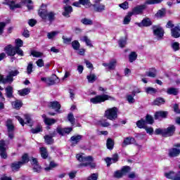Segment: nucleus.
<instances>
[{"instance_id":"f257e3e1","label":"nucleus","mask_w":180,"mask_h":180,"mask_svg":"<svg viewBox=\"0 0 180 180\" xmlns=\"http://www.w3.org/2000/svg\"><path fill=\"white\" fill-rule=\"evenodd\" d=\"M76 158L79 161V165H77L78 168H82V167H89L90 168H96V163L94 162V158L92 156H84V153L77 154Z\"/></svg>"},{"instance_id":"f03ea898","label":"nucleus","mask_w":180,"mask_h":180,"mask_svg":"<svg viewBox=\"0 0 180 180\" xmlns=\"http://www.w3.org/2000/svg\"><path fill=\"white\" fill-rule=\"evenodd\" d=\"M4 4L5 5H8L11 11H13V9L22 8V5L33 4V1H32V0H22L19 4H16L15 1H10Z\"/></svg>"},{"instance_id":"7ed1b4c3","label":"nucleus","mask_w":180,"mask_h":180,"mask_svg":"<svg viewBox=\"0 0 180 180\" xmlns=\"http://www.w3.org/2000/svg\"><path fill=\"white\" fill-rule=\"evenodd\" d=\"M39 16L43 19V20H46L47 18L49 22H53L56 19V14L53 11H47L46 9L41 8L39 11Z\"/></svg>"},{"instance_id":"20e7f679","label":"nucleus","mask_w":180,"mask_h":180,"mask_svg":"<svg viewBox=\"0 0 180 180\" xmlns=\"http://www.w3.org/2000/svg\"><path fill=\"white\" fill-rule=\"evenodd\" d=\"M117 108H108L105 111L104 116L109 120H116L117 119Z\"/></svg>"},{"instance_id":"39448f33","label":"nucleus","mask_w":180,"mask_h":180,"mask_svg":"<svg viewBox=\"0 0 180 180\" xmlns=\"http://www.w3.org/2000/svg\"><path fill=\"white\" fill-rule=\"evenodd\" d=\"M109 99L113 100L115 98L108 94H103L96 96V97L91 98L90 102L91 103H94L95 105H96V103H102V102L109 101Z\"/></svg>"},{"instance_id":"423d86ee","label":"nucleus","mask_w":180,"mask_h":180,"mask_svg":"<svg viewBox=\"0 0 180 180\" xmlns=\"http://www.w3.org/2000/svg\"><path fill=\"white\" fill-rule=\"evenodd\" d=\"M6 126L9 139L13 140L15 139V126L13 125V122H12V120L8 119L6 122Z\"/></svg>"},{"instance_id":"0eeeda50","label":"nucleus","mask_w":180,"mask_h":180,"mask_svg":"<svg viewBox=\"0 0 180 180\" xmlns=\"http://www.w3.org/2000/svg\"><path fill=\"white\" fill-rule=\"evenodd\" d=\"M153 31V34L155 36L157 40H162V37H164V30L162 27L158 25H154L152 27Z\"/></svg>"},{"instance_id":"6e6552de","label":"nucleus","mask_w":180,"mask_h":180,"mask_svg":"<svg viewBox=\"0 0 180 180\" xmlns=\"http://www.w3.org/2000/svg\"><path fill=\"white\" fill-rule=\"evenodd\" d=\"M101 2H102V0L94 1V4L92 5V6L96 12L101 13L106 11V6Z\"/></svg>"},{"instance_id":"1a4fd4ad","label":"nucleus","mask_w":180,"mask_h":180,"mask_svg":"<svg viewBox=\"0 0 180 180\" xmlns=\"http://www.w3.org/2000/svg\"><path fill=\"white\" fill-rule=\"evenodd\" d=\"M180 154V143H176L174 145V148L169 150V157L171 158L174 157H178Z\"/></svg>"},{"instance_id":"9d476101","label":"nucleus","mask_w":180,"mask_h":180,"mask_svg":"<svg viewBox=\"0 0 180 180\" xmlns=\"http://www.w3.org/2000/svg\"><path fill=\"white\" fill-rule=\"evenodd\" d=\"M56 136H57V132L56 131H53L52 133L50 134V135H45L44 136L45 143L48 145L53 144L54 139H53V137H56Z\"/></svg>"},{"instance_id":"9b49d317","label":"nucleus","mask_w":180,"mask_h":180,"mask_svg":"<svg viewBox=\"0 0 180 180\" xmlns=\"http://www.w3.org/2000/svg\"><path fill=\"white\" fill-rule=\"evenodd\" d=\"M5 141H0V156L1 158L6 160L8 158V155L6 154V147Z\"/></svg>"},{"instance_id":"f8f14e48","label":"nucleus","mask_w":180,"mask_h":180,"mask_svg":"<svg viewBox=\"0 0 180 180\" xmlns=\"http://www.w3.org/2000/svg\"><path fill=\"white\" fill-rule=\"evenodd\" d=\"M146 8V5H140V6H136L132 9V11L130 12L131 14L132 15H141L143 12H144L145 9Z\"/></svg>"},{"instance_id":"ddd939ff","label":"nucleus","mask_w":180,"mask_h":180,"mask_svg":"<svg viewBox=\"0 0 180 180\" xmlns=\"http://www.w3.org/2000/svg\"><path fill=\"white\" fill-rule=\"evenodd\" d=\"M175 130L176 127L174 125H170L169 127L164 129V137H171V136H174Z\"/></svg>"},{"instance_id":"4468645a","label":"nucleus","mask_w":180,"mask_h":180,"mask_svg":"<svg viewBox=\"0 0 180 180\" xmlns=\"http://www.w3.org/2000/svg\"><path fill=\"white\" fill-rule=\"evenodd\" d=\"M59 82L60 79L56 75H53L51 77L47 78L46 85L51 86V85H55V84H58Z\"/></svg>"},{"instance_id":"2eb2a0df","label":"nucleus","mask_w":180,"mask_h":180,"mask_svg":"<svg viewBox=\"0 0 180 180\" xmlns=\"http://www.w3.org/2000/svg\"><path fill=\"white\" fill-rule=\"evenodd\" d=\"M136 143V139L133 137L128 136L125 138L122 143V147H127V146H130V144H134Z\"/></svg>"},{"instance_id":"dca6fc26","label":"nucleus","mask_w":180,"mask_h":180,"mask_svg":"<svg viewBox=\"0 0 180 180\" xmlns=\"http://www.w3.org/2000/svg\"><path fill=\"white\" fill-rule=\"evenodd\" d=\"M19 70H11L8 72V75L6 77V80L8 81V82H13V77H16V75H18Z\"/></svg>"},{"instance_id":"f3484780","label":"nucleus","mask_w":180,"mask_h":180,"mask_svg":"<svg viewBox=\"0 0 180 180\" xmlns=\"http://www.w3.org/2000/svg\"><path fill=\"white\" fill-rule=\"evenodd\" d=\"M154 116H155V120H158V119H166L167 116H168V112L158 111L155 113Z\"/></svg>"},{"instance_id":"a211bd4d","label":"nucleus","mask_w":180,"mask_h":180,"mask_svg":"<svg viewBox=\"0 0 180 180\" xmlns=\"http://www.w3.org/2000/svg\"><path fill=\"white\" fill-rule=\"evenodd\" d=\"M171 33L172 37H174V39H178V37H180V26L176 25L174 28L171 30Z\"/></svg>"},{"instance_id":"6ab92c4d","label":"nucleus","mask_w":180,"mask_h":180,"mask_svg":"<svg viewBox=\"0 0 180 180\" xmlns=\"http://www.w3.org/2000/svg\"><path fill=\"white\" fill-rule=\"evenodd\" d=\"M4 51H6L8 56H11L13 57L15 56V46H12V45L9 44L4 48Z\"/></svg>"},{"instance_id":"aec40b11","label":"nucleus","mask_w":180,"mask_h":180,"mask_svg":"<svg viewBox=\"0 0 180 180\" xmlns=\"http://www.w3.org/2000/svg\"><path fill=\"white\" fill-rule=\"evenodd\" d=\"M22 166H23V165H22L20 161L14 162L11 164V168L13 172H16L19 171V169H20V167Z\"/></svg>"},{"instance_id":"412c9836","label":"nucleus","mask_w":180,"mask_h":180,"mask_svg":"<svg viewBox=\"0 0 180 180\" xmlns=\"http://www.w3.org/2000/svg\"><path fill=\"white\" fill-rule=\"evenodd\" d=\"M82 140V135H75L70 138V141L73 146H75Z\"/></svg>"},{"instance_id":"4be33fe9","label":"nucleus","mask_w":180,"mask_h":180,"mask_svg":"<svg viewBox=\"0 0 180 180\" xmlns=\"http://www.w3.org/2000/svg\"><path fill=\"white\" fill-rule=\"evenodd\" d=\"M49 108L54 109L56 112H58L61 109V105L58 103V101H53L49 103Z\"/></svg>"},{"instance_id":"5701e85b","label":"nucleus","mask_w":180,"mask_h":180,"mask_svg":"<svg viewBox=\"0 0 180 180\" xmlns=\"http://www.w3.org/2000/svg\"><path fill=\"white\" fill-rule=\"evenodd\" d=\"M63 9L65 11L63 13V16H65V18H70V13L72 12V7L71 6H65Z\"/></svg>"},{"instance_id":"b1692460","label":"nucleus","mask_w":180,"mask_h":180,"mask_svg":"<svg viewBox=\"0 0 180 180\" xmlns=\"http://www.w3.org/2000/svg\"><path fill=\"white\" fill-rule=\"evenodd\" d=\"M153 23L151 22V20L150 18H144L141 23H138V26L141 27V26H144L145 27H148V26H151Z\"/></svg>"},{"instance_id":"393cba45","label":"nucleus","mask_w":180,"mask_h":180,"mask_svg":"<svg viewBox=\"0 0 180 180\" xmlns=\"http://www.w3.org/2000/svg\"><path fill=\"white\" fill-rule=\"evenodd\" d=\"M42 117L44 119V122L45 124H47L48 126H51V124H54V123L57 122L55 119L47 118L46 117V115H43Z\"/></svg>"},{"instance_id":"a878e982","label":"nucleus","mask_w":180,"mask_h":180,"mask_svg":"<svg viewBox=\"0 0 180 180\" xmlns=\"http://www.w3.org/2000/svg\"><path fill=\"white\" fill-rule=\"evenodd\" d=\"M86 79L89 84H94V82L98 79V77H96V75L94 73H90L86 76Z\"/></svg>"},{"instance_id":"bb28decb","label":"nucleus","mask_w":180,"mask_h":180,"mask_svg":"<svg viewBox=\"0 0 180 180\" xmlns=\"http://www.w3.org/2000/svg\"><path fill=\"white\" fill-rule=\"evenodd\" d=\"M6 95L7 98H13V87L8 86L6 88Z\"/></svg>"},{"instance_id":"cd10ccee","label":"nucleus","mask_w":180,"mask_h":180,"mask_svg":"<svg viewBox=\"0 0 180 180\" xmlns=\"http://www.w3.org/2000/svg\"><path fill=\"white\" fill-rule=\"evenodd\" d=\"M146 75L151 78H155V77H157V70H155V68L150 69L149 71L146 72Z\"/></svg>"},{"instance_id":"c85d7f7f","label":"nucleus","mask_w":180,"mask_h":180,"mask_svg":"<svg viewBox=\"0 0 180 180\" xmlns=\"http://www.w3.org/2000/svg\"><path fill=\"white\" fill-rule=\"evenodd\" d=\"M165 16V9L162 8L159 10L157 13L155 15V17L157 18L158 19H160L161 18H164Z\"/></svg>"},{"instance_id":"c756f323","label":"nucleus","mask_w":180,"mask_h":180,"mask_svg":"<svg viewBox=\"0 0 180 180\" xmlns=\"http://www.w3.org/2000/svg\"><path fill=\"white\" fill-rule=\"evenodd\" d=\"M115 146V142L113 140L110 138L108 139L106 146L108 150H113V147Z\"/></svg>"},{"instance_id":"7c9ffc66","label":"nucleus","mask_w":180,"mask_h":180,"mask_svg":"<svg viewBox=\"0 0 180 180\" xmlns=\"http://www.w3.org/2000/svg\"><path fill=\"white\" fill-rule=\"evenodd\" d=\"M178 173H175L174 172H169L165 174V176L168 178V179L174 180V178L177 176Z\"/></svg>"},{"instance_id":"2f4dec72","label":"nucleus","mask_w":180,"mask_h":180,"mask_svg":"<svg viewBox=\"0 0 180 180\" xmlns=\"http://www.w3.org/2000/svg\"><path fill=\"white\" fill-rule=\"evenodd\" d=\"M164 103H165V100L162 98H158L153 101V105L157 106L164 105Z\"/></svg>"},{"instance_id":"473e14b6","label":"nucleus","mask_w":180,"mask_h":180,"mask_svg":"<svg viewBox=\"0 0 180 180\" xmlns=\"http://www.w3.org/2000/svg\"><path fill=\"white\" fill-rule=\"evenodd\" d=\"M40 152H41V155L42 158H44L46 160V158L49 157V153H47V148H46L45 147L40 148Z\"/></svg>"},{"instance_id":"72a5a7b5","label":"nucleus","mask_w":180,"mask_h":180,"mask_svg":"<svg viewBox=\"0 0 180 180\" xmlns=\"http://www.w3.org/2000/svg\"><path fill=\"white\" fill-rule=\"evenodd\" d=\"M18 93L20 96H25V95H29V94H30V89L26 88L22 90H19Z\"/></svg>"},{"instance_id":"f704fd0d","label":"nucleus","mask_w":180,"mask_h":180,"mask_svg":"<svg viewBox=\"0 0 180 180\" xmlns=\"http://www.w3.org/2000/svg\"><path fill=\"white\" fill-rule=\"evenodd\" d=\"M81 5H83L85 8H91L92 6V4H91V1L89 0H79Z\"/></svg>"},{"instance_id":"c9c22d12","label":"nucleus","mask_w":180,"mask_h":180,"mask_svg":"<svg viewBox=\"0 0 180 180\" xmlns=\"http://www.w3.org/2000/svg\"><path fill=\"white\" fill-rule=\"evenodd\" d=\"M146 120L141 119L136 122V126L139 129H144L146 127Z\"/></svg>"},{"instance_id":"e433bc0d","label":"nucleus","mask_w":180,"mask_h":180,"mask_svg":"<svg viewBox=\"0 0 180 180\" xmlns=\"http://www.w3.org/2000/svg\"><path fill=\"white\" fill-rule=\"evenodd\" d=\"M20 162L22 165H25V164H27V162H29V155L27 153H25L22 156V160Z\"/></svg>"},{"instance_id":"4c0bfd02","label":"nucleus","mask_w":180,"mask_h":180,"mask_svg":"<svg viewBox=\"0 0 180 180\" xmlns=\"http://www.w3.org/2000/svg\"><path fill=\"white\" fill-rule=\"evenodd\" d=\"M131 16H133L131 13H129L128 15L125 16L124 18V25H129V23H130V20H131Z\"/></svg>"},{"instance_id":"58836bf2","label":"nucleus","mask_w":180,"mask_h":180,"mask_svg":"<svg viewBox=\"0 0 180 180\" xmlns=\"http://www.w3.org/2000/svg\"><path fill=\"white\" fill-rule=\"evenodd\" d=\"M68 120L71 123L72 126H74L75 124V117H74L73 113H70L68 115Z\"/></svg>"},{"instance_id":"ea45409f","label":"nucleus","mask_w":180,"mask_h":180,"mask_svg":"<svg viewBox=\"0 0 180 180\" xmlns=\"http://www.w3.org/2000/svg\"><path fill=\"white\" fill-rule=\"evenodd\" d=\"M168 95H178V90L175 88L168 89L167 91Z\"/></svg>"},{"instance_id":"a19ab883","label":"nucleus","mask_w":180,"mask_h":180,"mask_svg":"<svg viewBox=\"0 0 180 180\" xmlns=\"http://www.w3.org/2000/svg\"><path fill=\"white\" fill-rule=\"evenodd\" d=\"M129 58L130 63H133V61H136V60H137V54L136 53V52H131L129 54Z\"/></svg>"},{"instance_id":"79ce46f5","label":"nucleus","mask_w":180,"mask_h":180,"mask_svg":"<svg viewBox=\"0 0 180 180\" xmlns=\"http://www.w3.org/2000/svg\"><path fill=\"white\" fill-rule=\"evenodd\" d=\"M162 0H146L147 5H155L156 4H161Z\"/></svg>"},{"instance_id":"37998d69","label":"nucleus","mask_w":180,"mask_h":180,"mask_svg":"<svg viewBox=\"0 0 180 180\" xmlns=\"http://www.w3.org/2000/svg\"><path fill=\"white\" fill-rule=\"evenodd\" d=\"M146 122L148 124H153L154 123V119L153 118V116L150 115H147L146 117Z\"/></svg>"},{"instance_id":"c03bdc74","label":"nucleus","mask_w":180,"mask_h":180,"mask_svg":"<svg viewBox=\"0 0 180 180\" xmlns=\"http://www.w3.org/2000/svg\"><path fill=\"white\" fill-rule=\"evenodd\" d=\"M82 23H83V25H94V22L92 21V20L89 19V18H83L82 19Z\"/></svg>"},{"instance_id":"a18cd8bd","label":"nucleus","mask_w":180,"mask_h":180,"mask_svg":"<svg viewBox=\"0 0 180 180\" xmlns=\"http://www.w3.org/2000/svg\"><path fill=\"white\" fill-rule=\"evenodd\" d=\"M116 60H112L111 62L108 63V69L115 70L116 68Z\"/></svg>"},{"instance_id":"49530a36","label":"nucleus","mask_w":180,"mask_h":180,"mask_svg":"<svg viewBox=\"0 0 180 180\" xmlns=\"http://www.w3.org/2000/svg\"><path fill=\"white\" fill-rule=\"evenodd\" d=\"M33 72V63L30 62L27 67V74L30 75Z\"/></svg>"},{"instance_id":"de8ad7c7","label":"nucleus","mask_w":180,"mask_h":180,"mask_svg":"<svg viewBox=\"0 0 180 180\" xmlns=\"http://www.w3.org/2000/svg\"><path fill=\"white\" fill-rule=\"evenodd\" d=\"M79 42L77 40L72 42V47H73L74 50H79Z\"/></svg>"},{"instance_id":"09e8293b","label":"nucleus","mask_w":180,"mask_h":180,"mask_svg":"<svg viewBox=\"0 0 180 180\" xmlns=\"http://www.w3.org/2000/svg\"><path fill=\"white\" fill-rule=\"evenodd\" d=\"M146 94H150L152 95L153 94H156L157 89L153 88V87H148L146 89Z\"/></svg>"},{"instance_id":"8fccbe9b","label":"nucleus","mask_w":180,"mask_h":180,"mask_svg":"<svg viewBox=\"0 0 180 180\" xmlns=\"http://www.w3.org/2000/svg\"><path fill=\"white\" fill-rule=\"evenodd\" d=\"M15 54H18L21 57H23L24 56L23 51L19 47H15Z\"/></svg>"},{"instance_id":"3c124183","label":"nucleus","mask_w":180,"mask_h":180,"mask_svg":"<svg viewBox=\"0 0 180 180\" xmlns=\"http://www.w3.org/2000/svg\"><path fill=\"white\" fill-rule=\"evenodd\" d=\"M25 118L27 124L32 127V126H33V122H32V118H30V116L29 115H25Z\"/></svg>"},{"instance_id":"603ef678","label":"nucleus","mask_w":180,"mask_h":180,"mask_svg":"<svg viewBox=\"0 0 180 180\" xmlns=\"http://www.w3.org/2000/svg\"><path fill=\"white\" fill-rule=\"evenodd\" d=\"M121 172H122V175H126V174H128V172H130V167L129 166H124L121 169Z\"/></svg>"},{"instance_id":"864d4df0","label":"nucleus","mask_w":180,"mask_h":180,"mask_svg":"<svg viewBox=\"0 0 180 180\" xmlns=\"http://www.w3.org/2000/svg\"><path fill=\"white\" fill-rule=\"evenodd\" d=\"M172 49H173L174 51H179V42H173L172 44Z\"/></svg>"},{"instance_id":"5fc2aeb1","label":"nucleus","mask_w":180,"mask_h":180,"mask_svg":"<svg viewBox=\"0 0 180 180\" xmlns=\"http://www.w3.org/2000/svg\"><path fill=\"white\" fill-rule=\"evenodd\" d=\"M31 131L33 134H36L37 133H40V131H42V129L40 126H37L35 129H31Z\"/></svg>"},{"instance_id":"6e6d98bb","label":"nucleus","mask_w":180,"mask_h":180,"mask_svg":"<svg viewBox=\"0 0 180 180\" xmlns=\"http://www.w3.org/2000/svg\"><path fill=\"white\" fill-rule=\"evenodd\" d=\"M56 131L58 134L60 136H65V128H61L60 127H58L56 129Z\"/></svg>"},{"instance_id":"4d7b16f0","label":"nucleus","mask_w":180,"mask_h":180,"mask_svg":"<svg viewBox=\"0 0 180 180\" xmlns=\"http://www.w3.org/2000/svg\"><path fill=\"white\" fill-rule=\"evenodd\" d=\"M15 44L16 46L15 47L20 48L23 46V41L20 39H15Z\"/></svg>"},{"instance_id":"13d9d810","label":"nucleus","mask_w":180,"mask_h":180,"mask_svg":"<svg viewBox=\"0 0 180 180\" xmlns=\"http://www.w3.org/2000/svg\"><path fill=\"white\" fill-rule=\"evenodd\" d=\"M120 47L123 49L126 46V38L124 39H121L118 41Z\"/></svg>"},{"instance_id":"bf43d9fd","label":"nucleus","mask_w":180,"mask_h":180,"mask_svg":"<svg viewBox=\"0 0 180 180\" xmlns=\"http://www.w3.org/2000/svg\"><path fill=\"white\" fill-rule=\"evenodd\" d=\"M12 105L15 109H18L22 106V102L16 101L15 102H13Z\"/></svg>"},{"instance_id":"052dcab7","label":"nucleus","mask_w":180,"mask_h":180,"mask_svg":"<svg viewBox=\"0 0 180 180\" xmlns=\"http://www.w3.org/2000/svg\"><path fill=\"white\" fill-rule=\"evenodd\" d=\"M31 55L33 56V57L39 58L41 57V56H43V53L41 52L33 51L31 52Z\"/></svg>"},{"instance_id":"680f3d73","label":"nucleus","mask_w":180,"mask_h":180,"mask_svg":"<svg viewBox=\"0 0 180 180\" xmlns=\"http://www.w3.org/2000/svg\"><path fill=\"white\" fill-rule=\"evenodd\" d=\"M6 26V23L4 22H0V36L4 34V30L5 29Z\"/></svg>"},{"instance_id":"e2e57ef3","label":"nucleus","mask_w":180,"mask_h":180,"mask_svg":"<svg viewBox=\"0 0 180 180\" xmlns=\"http://www.w3.org/2000/svg\"><path fill=\"white\" fill-rule=\"evenodd\" d=\"M83 41H85L86 46H89L90 47H92V44L91 43V40L88 39V37H84Z\"/></svg>"},{"instance_id":"0e129e2a","label":"nucleus","mask_w":180,"mask_h":180,"mask_svg":"<svg viewBox=\"0 0 180 180\" xmlns=\"http://www.w3.org/2000/svg\"><path fill=\"white\" fill-rule=\"evenodd\" d=\"M120 8H122V9H128L129 8V3L127 1H124L122 4H120L119 5Z\"/></svg>"},{"instance_id":"69168bd1","label":"nucleus","mask_w":180,"mask_h":180,"mask_svg":"<svg viewBox=\"0 0 180 180\" xmlns=\"http://www.w3.org/2000/svg\"><path fill=\"white\" fill-rule=\"evenodd\" d=\"M87 180H98V174L94 173L87 178Z\"/></svg>"},{"instance_id":"338daca9","label":"nucleus","mask_w":180,"mask_h":180,"mask_svg":"<svg viewBox=\"0 0 180 180\" xmlns=\"http://www.w3.org/2000/svg\"><path fill=\"white\" fill-rule=\"evenodd\" d=\"M114 176L115 178H122V176H124L123 173L122 172V170L116 171L114 174Z\"/></svg>"},{"instance_id":"774afa93","label":"nucleus","mask_w":180,"mask_h":180,"mask_svg":"<svg viewBox=\"0 0 180 180\" xmlns=\"http://www.w3.org/2000/svg\"><path fill=\"white\" fill-rule=\"evenodd\" d=\"M155 134H162V136L164 137V129H156L155 131Z\"/></svg>"}]
</instances>
